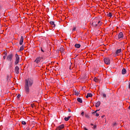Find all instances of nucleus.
<instances>
[{
  "mask_svg": "<svg viewBox=\"0 0 130 130\" xmlns=\"http://www.w3.org/2000/svg\"><path fill=\"white\" fill-rule=\"evenodd\" d=\"M107 16L108 17H110V18H111L112 17V13L109 12L108 14H107Z\"/></svg>",
  "mask_w": 130,
  "mask_h": 130,
  "instance_id": "nucleus-19",
  "label": "nucleus"
},
{
  "mask_svg": "<svg viewBox=\"0 0 130 130\" xmlns=\"http://www.w3.org/2000/svg\"><path fill=\"white\" fill-rule=\"evenodd\" d=\"M63 127H64V124H62V125H60L58 126L56 128V130H60V129H62V128H63Z\"/></svg>",
  "mask_w": 130,
  "mask_h": 130,
  "instance_id": "nucleus-6",
  "label": "nucleus"
},
{
  "mask_svg": "<svg viewBox=\"0 0 130 130\" xmlns=\"http://www.w3.org/2000/svg\"><path fill=\"white\" fill-rule=\"evenodd\" d=\"M100 23V20H99L98 21V22L96 23V24H99Z\"/></svg>",
  "mask_w": 130,
  "mask_h": 130,
  "instance_id": "nucleus-33",
  "label": "nucleus"
},
{
  "mask_svg": "<svg viewBox=\"0 0 130 130\" xmlns=\"http://www.w3.org/2000/svg\"><path fill=\"white\" fill-rule=\"evenodd\" d=\"M70 118H71V116H68V117H65L64 120L66 121H68L69 120V119H70Z\"/></svg>",
  "mask_w": 130,
  "mask_h": 130,
  "instance_id": "nucleus-20",
  "label": "nucleus"
},
{
  "mask_svg": "<svg viewBox=\"0 0 130 130\" xmlns=\"http://www.w3.org/2000/svg\"><path fill=\"white\" fill-rule=\"evenodd\" d=\"M86 98H89V96H88V94L86 95Z\"/></svg>",
  "mask_w": 130,
  "mask_h": 130,
  "instance_id": "nucleus-40",
  "label": "nucleus"
},
{
  "mask_svg": "<svg viewBox=\"0 0 130 130\" xmlns=\"http://www.w3.org/2000/svg\"><path fill=\"white\" fill-rule=\"evenodd\" d=\"M101 104V102L100 101H98L96 104H95V107H99L100 106V105Z\"/></svg>",
  "mask_w": 130,
  "mask_h": 130,
  "instance_id": "nucleus-15",
  "label": "nucleus"
},
{
  "mask_svg": "<svg viewBox=\"0 0 130 130\" xmlns=\"http://www.w3.org/2000/svg\"><path fill=\"white\" fill-rule=\"evenodd\" d=\"M23 41H24V38L23 37V36H21V38H20V40L19 41L20 45H22V44H23Z\"/></svg>",
  "mask_w": 130,
  "mask_h": 130,
  "instance_id": "nucleus-8",
  "label": "nucleus"
},
{
  "mask_svg": "<svg viewBox=\"0 0 130 130\" xmlns=\"http://www.w3.org/2000/svg\"><path fill=\"white\" fill-rule=\"evenodd\" d=\"M128 89H130V82L129 83V85H128Z\"/></svg>",
  "mask_w": 130,
  "mask_h": 130,
  "instance_id": "nucleus-34",
  "label": "nucleus"
},
{
  "mask_svg": "<svg viewBox=\"0 0 130 130\" xmlns=\"http://www.w3.org/2000/svg\"><path fill=\"white\" fill-rule=\"evenodd\" d=\"M75 47L76 48H80L81 47V45L80 44H76L75 45Z\"/></svg>",
  "mask_w": 130,
  "mask_h": 130,
  "instance_id": "nucleus-16",
  "label": "nucleus"
},
{
  "mask_svg": "<svg viewBox=\"0 0 130 130\" xmlns=\"http://www.w3.org/2000/svg\"><path fill=\"white\" fill-rule=\"evenodd\" d=\"M20 97H21V94H18V95H17V98L18 99H19V98H20Z\"/></svg>",
  "mask_w": 130,
  "mask_h": 130,
  "instance_id": "nucleus-28",
  "label": "nucleus"
},
{
  "mask_svg": "<svg viewBox=\"0 0 130 130\" xmlns=\"http://www.w3.org/2000/svg\"><path fill=\"white\" fill-rule=\"evenodd\" d=\"M116 125H117V123H116V122H115L113 123V126H116Z\"/></svg>",
  "mask_w": 130,
  "mask_h": 130,
  "instance_id": "nucleus-27",
  "label": "nucleus"
},
{
  "mask_svg": "<svg viewBox=\"0 0 130 130\" xmlns=\"http://www.w3.org/2000/svg\"><path fill=\"white\" fill-rule=\"evenodd\" d=\"M19 67L16 66L15 68V73H16L17 75L19 74Z\"/></svg>",
  "mask_w": 130,
  "mask_h": 130,
  "instance_id": "nucleus-10",
  "label": "nucleus"
},
{
  "mask_svg": "<svg viewBox=\"0 0 130 130\" xmlns=\"http://www.w3.org/2000/svg\"><path fill=\"white\" fill-rule=\"evenodd\" d=\"M59 50L61 53H63V54H64L66 53V52L64 51V49H63V47H60Z\"/></svg>",
  "mask_w": 130,
  "mask_h": 130,
  "instance_id": "nucleus-9",
  "label": "nucleus"
},
{
  "mask_svg": "<svg viewBox=\"0 0 130 130\" xmlns=\"http://www.w3.org/2000/svg\"><path fill=\"white\" fill-rule=\"evenodd\" d=\"M75 94L76 96H78V95H79V94H80V92H78V91L77 90H75Z\"/></svg>",
  "mask_w": 130,
  "mask_h": 130,
  "instance_id": "nucleus-21",
  "label": "nucleus"
},
{
  "mask_svg": "<svg viewBox=\"0 0 130 130\" xmlns=\"http://www.w3.org/2000/svg\"><path fill=\"white\" fill-rule=\"evenodd\" d=\"M102 95H103V97L104 98H106V94L104 93H102Z\"/></svg>",
  "mask_w": 130,
  "mask_h": 130,
  "instance_id": "nucleus-24",
  "label": "nucleus"
},
{
  "mask_svg": "<svg viewBox=\"0 0 130 130\" xmlns=\"http://www.w3.org/2000/svg\"><path fill=\"white\" fill-rule=\"evenodd\" d=\"M97 111H99V110H96V111H95V112H94L93 113H96L97 112Z\"/></svg>",
  "mask_w": 130,
  "mask_h": 130,
  "instance_id": "nucleus-37",
  "label": "nucleus"
},
{
  "mask_svg": "<svg viewBox=\"0 0 130 130\" xmlns=\"http://www.w3.org/2000/svg\"><path fill=\"white\" fill-rule=\"evenodd\" d=\"M6 56H7V55H5V56H3L4 59H6Z\"/></svg>",
  "mask_w": 130,
  "mask_h": 130,
  "instance_id": "nucleus-31",
  "label": "nucleus"
},
{
  "mask_svg": "<svg viewBox=\"0 0 130 130\" xmlns=\"http://www.w3.org/2000/svg\"><path fill=\"white\" fill-rule=\"evenodd\" d=\"M2 6H0V11L2 10Z\"/></svg>",
  "mask_w": 130,
  "mask_h": 130,
  "instance_id": "nucleus-39",
  "label": "nucleus"
},
{
  "mask_svg": "<svg viewBox=\"0 0 130 130\" xmlns=\"http://www.w3.org/2000/svg\"><path fill=\"white\" fill-rule=\"evenodd\" d=\"M84 129L85 130H88V129H87V128H86V127L84 128Z\"/></svg>",
  "mask_w": 130,
  "mask_h": 130,
  "instance_id": "nucleus-41",
  "label": "nucleus"
},
{
  "mask_svg": "<svg viewBox=\"0 0 130 130\" xmlns=\"http://www.w3.org/2000/svg\"><path fill=\"white\" fill-rule=\"evenodd\" d=\"M50 25H52V27H53V28H55V23H54V22L50 21Z\"/></svg>",
  "mask_w": 130,
  "mask_h": 130,
  "instance_id": "nucleus-11",
  "label": "nucleus"
},
{
  "mask_svg": "<svg viewBox=\"0 0 130 130\" xmlns=\"http://www.w3.org/2000/svg\"><path fill=\"white\" fill-rule=\"evenodd\" d=\"M84 112H82L81 114L82 115V116H84Z\"/></svg>",
  "mask_w": 130,
  "mask_h": 130,
  "instance_id": "nucleus-32",
  "label": "nucleus"
},
{
  "mask_svg": "<svg viewBox=\"0 0 130 130\" xmlns=\"http://www.w3.org/2000/svg\"><path fill=\"white\" fill-rule=\"evenodd\" d=\"M96 127V126L95 125H93V128H95Z\"/></svg>",
  "mask_w": 130,
  "mask_h": 130,
  "instance_id": "nucleus-35",
  "label": "nucleus"
},
{
  "mask_svg": "<svg viewBox=\"0 0 130 130\" xmlns=\"http://www.w3.org/2000/svg\"><path fill=\"white\" fill-rule=\"evenodd\" d=\"M41 51H42V52H44V51H43V49H41Z\"/></svg>",
  "mask_w": 130,
  "mask_h": 130,
  "instance_id": "nucleus-38",
  "label": "nucleus"
},
{
  "mask_svg": "<svg viewBox=\"0 0 130 130\" xmlns=\"http://www.w3.org/2000/svg\"><path fill=\"white\" fill-rule=\"evenodd\" d=\"M76 27H73L72 31H76Z\"/></svg>",
  "mask_w": 130,
  "mask_h": 130,
  "instance_id": "nucleus-29",
  "label": "nucleus"
},
{
  "mask_svg": "<svg viewBox=\"0 0 130 130\" xmlns=\"http://www.w3.org/2000/svg\"><path fill=\"white\" fill-rule=\"evenodd\" d=\"M19 60H20V57H19V55H18V54H16L15 64H17V63H19Z\"/></svg>",
  "mask_w": 130,
  "mask_h": 130,
  "instance_id": "nucleus-3",
  "label": "nucleus"
},
{
  "mask_svg": "<svg viewBox=\"0 0 130 130\" xmlns=\"http://www.w3.org/2000/svg\"><path fill=\"white\" fill-rule=\"evenodd\" d=\"M22 124H23V125H25V124H26V122L25 121H22Z\"/></svg>",
  "mask_w": 130,
  "mask_h": 130,
  "instance_id": "nucleus-26",
  "label": "nucleus"
},
{
  "mask_svg": "<svg viewBox=\"0 0 130 130\" xmlns=\"http://www.w3.org/2000/svg\"><path fill=\"white\" fill-rule=\"evenodd\" d=\"M34 83V79L32 78H27L25 80L24 84V91L25 94H29L30 93V87H32V85Z\"/></svg>",
  "mask_w": 130,
  "mask_h": 130,
  "instance_id": "nucleus-1",
  "label": "nucleus"
},
{
  "mask_svg": "<svg viewBox=\"0 0 130 130\" xmlns=\"http://www.w3.org/2000/svg\"><path fill=\"white\" fill-rule=\"evenodd\" d=\"M122 75H125V74H126V70H125V69L123 68L122 70Z\"/></svg>",
  "mask_w": 130,
  "mask_h": 130,
  "instance_id": "nucleus-12",
  "label": "nucleus"
},
{
  "mask_svg": "<svg viewBox=\"0 0 130 130\" xmlns=\"http://www.w3.org/2000/svg\"><path fill=\"white\" fill-rule=\"evenodd\" d=\"M93 81L95 82V83H98V82H99V79L96 77H94L93 78Z\"/></svg>",
  "mask_w": 130,
  "mask_h": 130,
  "instance_id": "nucleus-17",
  "label": "nucleus"
},
{
  "mask_svg": "<svg viewBox=\"0 0 130 130\" xmlns=\"http://www.w3.org/2000/svg\"><path fill=\"white\" fill-rule=\"evenodd\" d=\"M85 116L86 118H90V116L87 114H85Z\"/></svg>",
  "mask_w": 130,
  "mask_h": 130,
  "instance_id": "nucleus-25",
  "label": "nucleus"
},
{
  "mask_svg": "<svg viewBox=\"0 0 130 130\" xmlns=\"http://www.w3.org/2000/svg\"><path fill=\"white\" fill-rule=\"evenodd\" d=\"M123 38V34L122 33V32H120L118 35V39H122Z\"/></svg>",
  "mask_w": 130,
  "mask_h": 130,
  "instance_id": "nucleus-5",
  "label": "nucleus"
},
{
  "mask_svg": "<svg viewBox=\"0 0 130 130\" xmlns=\"http://www.w3.org/2000/svg\"><path fill=\"white\" fill-rule=\"evenodd\" d=\"M40 60H41V57H38L35 60V62H36V63H39V62H40Z\"/></svg>",
  "mask_w": 130,
  "mask_h": 130,
  "instance_id": "nucleus-7",
  "label": "nucleus"
},
{
  "mask_svg": "<svg viewBox=\"0 0 130 130\" xmlns=\"http://www.w3.org/2000/svg\"><path fill=\"white\" fill-rule=\"evenodd\" d=\"M91 125H92V126H94V124H91Z\"/></svg>",
  "mask_w": 130,
  "mask_h": 130,
  "instance_id": "nucleus-42",
  "label": "nucleus"
},
{
  "mask_svg": "<svg viewBox=\"0 0 130 130\" xmlns=\"http://www.w3.org/2000/svg\"><path fill=\"white\" fill-rule=\"evenodd\" d=\"M121 52V49H119L116 50L115 53V54H118V53H120Z\"/></svg>",
  "mask_w": 130,
  "mask_h": 130,
  "instance_id": "nucleus-13",
  "label": "nucleus"
},
{
  "mask_svg": "<svg viewBox=\"0 0 130 130\" xmlns=\"http://www.w3.org/2000/svg\"><path fill=\"white\" fill-rule=\"evenodd\" d=\"M104 61L106 64H110V59L108 57L105 58Z\"/></svg>",
  "mask_w": 130,
  "mask_h": 130,
  "instance_id": "nucleus-4",
  "label": "nucleus"
},
{
  "mask_svg": "<svg viewBox=\"0 0 130 130\" xmlns=\"http://www.w3.org/2000/svg\"><path fill=\"white\" fill-rule=\"evenodd\" d=\"M128 109L130 110V105H129V107H128Z\"/></svg>",
  "mask_w": 130,
  "mask_h": 130,
  "instance_id": "nucleus-43",
  "label": "nucleus"
},
{
  "mask_svg": "<svg viewBox=\"0 0 130 130\" xmlns=\"http://www.w3.org/2000/svg\"><path fill=\"white\" fill-rule=\"evenodd\" d=\"M68 111L69 112H71V109H69Z\"/></svg>",
  "mask_w": 130,
  "mask_h": 130,
  "instance_id": "nucleus-36",
  "label": "nucleus"
},
{
  "mask_svg": "<svg viewBox=\"0 0 130 130\" xmlns=\"http://www.w3.org/2000/svg\"><path fill=\"white\" fill-rule=\"evenodd\" d=\"M95 116H97V117L99 116V114L96 113H95Z\"/></svg>",
  "mask_w": 130,
  "mask_h": 130,
  "instance_id": "nucleus-30",
  "label": "nucleus"
},
{
  "mask_svg": "<svg viewBox=\"0 0 130 130\" xmlns=\"http://www.w3.org/2000/svg\"><path fill=\"white\" fill-rule=\"evenodd\" d=\"M24 50V46H22L19 50V51H22Z\"/></svg>",
  "mask_w": 130,
  "mask_h": 130,
  "instance_id": "nucleus-22",
  "label": "nucleus"
},
{
  "mask_svg": "<svg viewBox=\"0 0 130 130\" xmlns=\"http://www.w3.org/2000/svg\"><path fill=\"white\" fill-rule=\"evenodd\" d=\"M14 55L13 54H10L7 56L6 59L7 61L9 62V68L12 69V63H13V57Z\"/></svg>",
  "mask_w": 130,
  "mask_h": 130,
  "instance_id": "nucleus-2",
  "label": "nucleus"
},
{
  "mask_svg": "<svg viewBox=\"0 0 130 130\" xmlns=\"http://www.w3.org/2000/svg\"><path fill=\"white\" fill-rule=\"evenodd\" d=\"M77 101L79 102V103H83V101L82 100V99L80 98L77 99Z\"/></svg>",
  "mask_w": 130,
  "mask_h": 130,
  "instance_id": "nucleus-18",
  "label": "nucleus"
},
{
  "mask_svg": "<svg viewBox=\"0 0 130 130\" xmlns=\"http://www.w3.org/2000/svg\"><path fill=\"white\" fill-rule=\"evenodd\" d=\"M70 70H71V68H70Z\"/></svg>",
  "mask_w": 130,
  "mask_h": 130,
  "instance_id": "nucleus-44",
  "label": "nucleus"
},
{
  "mask_svg": "<svg viewBox=\"0 0 130 130\" xmlns=\"http://www.w3.org/2000/svg\"><path fill=\"white\" fill-rule=\"evenodd\" d=\"M92 25L93 26V27H97V26H98V23H97V21H94L92 23Z\"/></svg>",
  "mask_w": 130,
  "mask_h": 130,
  "instance_id": "nucleus-14",
  "label": "nucleus"
},
{
  "mask_svg": "<svg viewBox=\"0 0 130 130\" xmlns=\"http://www.w3.org/2000/svg\"><path fill=\"white\" fill-rule=\"evenodd\" d=\"M87 94L89 97H92V96H93V94H92L91 93H88Z\"/></svg>",
  "mask_w": 130,
  "mask_h": 130,
  "instance_id": "nucleus-23",
  "label": "nucleus"
}]
</instances>
